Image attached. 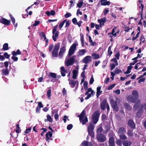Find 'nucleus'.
<instances>
[{
	"mask_svg": "<svg viewBox=\"0 0 146 146\" xmlns=\"http://www.w3.org/2000/svg\"><path fill=\"white\" fill-rule=\"evenodd\" d=\"M132 95L129 96L127 98V100L132 102L136 103L137 101L138 94V92H132Z\"/></svg>",
	"mask_w": 146,
	"mask_h": 146,
	"instance_id": "1",
	"label": "nucleus"
},
{
	"mask_svg": "<svg viewBox=\"0 0 146 146\" xmlns=\"http://www.w3.org/2000/svg\"><path fill=\"white\" fill-rule=\"evenodd\" d=\"M60 44L59 42L55 44L52 52V55L53 57L56 58L58 56V52L60 47Z\"/></svg>",
	"mask_w": 146,
	"mask_h": 146,
	"instance_id": "2",
	"label": "nucleus"
},
{
	"mask_svg": "<svg viewBox=\"0 0 146 146\" xmlns=\"http://www.w3.org/2000/svg\"><path fill=\"white\" fill-rule=\"evenodd\" d=\"M100 115L99 112L98 110L96 111L92 114V119L94 124H96L98 121Z\"/></svg>",
	"mask_w": 146,
	"mask_h": 146,
	"instance_id": "3",
	"label": "nucleus"
},
{
	"mask_svg": "<svg viewBox=\"0 0 146 146\" xmlns=\"http://www.w3.org/2000/svg\"><path fill=\"white\" fill-rule=\"evenodd\" d=\"M77 47V44L75 43H73L70 47L68 54L69 57L73 54Z\"/></svg>",
	"mask_w": 146,
	"mask_h": 146,
	"instance_id": "4",
	"label": "nucleus"
},
{
	"mask_svg": "<svg viewBox=\"0 0 146 146\" xmlns=\"http://www.w3.org/2000/svg\"><path fill=\"white\" fill-rule=\"evenodd\" d=\"M58 27V25H57L54 26L52 30V33L53 35L52 36V39L54 41H56V38H58V31L56 32Z\"/></svg>",
	"mask_w": 146,
	"mask_h": 146,
	"instance_id": "5",
	"label": "nucleus"
},
{
	"mask_svg": "<svg viewBox=\"0 0 146 146\" xmlns=\"http://www.w3.org/2000/svg\"><path fill=\"white\" fill-rule=\"evenodd\" d=\"M96 139L99 142H103L106 141V138L103 134L101 133L97 134Z\"/></svg>",
	"mask_w": 146,
	"mask_h": 146,
	"instance_id": "6",
	"label": "nucleus"
},
{
	"mask_svg": "<svg viewBox=\"0 0 146 146\" xmlns=\"http://www.w3.org/2000/svg\"><path fill=\"white\" fill-rule=\"evenodd\" d=\"M47 76V78H48V79L47 80L46 82H48L49 81L54 82V80H51V78L55 79L56 78L57 76L56 73L51 72L48 74Z\"/></svg>",
	"mask_w": 146,
	"mask_h": 146,
	"instance_id": "7",
	"label": "nucleus"
},
{
	"mask_svg": "<svg viewBox=\"0 0 146 146\" xmlns=\"http://www.w3.org/2000/svg\"><path fill=\"white\" fill-rule=\"evenodd\" d=\"M110 104L113 109L116 111L117 112L119 110V108L117 106L116 101L111 99L110 100Z\"/></svg>",
	"mask_w": 146,
	"mask_h": 146,
	"instance_id": "8",
	"label": "nucleus"
},
{
	"mask_svg": "<svg viewBox=\"0 0 146 146\" xmlns=\"http://www.w3.org/2000/svg\"><path fill=\"white\" fill-rule=\"evenodd\" d=\"M76 57V56L74 55L67 60L66 62V64L67 66H69L72 65L74 63V58Z\"/></svg>",
	"mask_w": 146,
	"mask_h": 146,
	"instance_id": "9",
	"label": "nucleus"
},
{
	"mask_svg": "<svg viewBox=\"0 0 146 146\" xmlns=\"http://www.w3.org/2000/svg\"><path fill=\"white\" fill-rule=\"evenodd\" d=\"M65 51L66 48L65 47L62 46L60 48L58 56L61 59L62 58L64 53Z\"/></svg>",
	"mask_w": 146,
	"mask_h": 146,
	"instance_id": "10",
	"label": "nucleus"
},
{
	"mask_svg": "<svg viewBox=\"0 0 146 146\" xmlns=\"http://www.w3.org/2000/svg\"><path fill=\"white\" fill-rule=\"evenodd\" d=\"M0 22L6 25H9L11 23L10 20H9L4 18H1L0 19Z\"/></svg>",
	"mask_w": 146,
	"mask_h": 146,
	"instance_id": "11",
	"label": "nucleus"
},
{
	"mask_svg": "<svg viewBox=\"0 0 146 146\" xmlns=\"http://www.w3.org/2000/svg\"><path fill=\"white\" fill-rule=\"evenodd\" d=\"M127 124L128 126L132 129H135V124L131 119H130L128 120Z\"/></svg>",
	"mask_w": 146,
	"mask_h": 146,
	"instance_id": "12",
	"label": "nucleus"
},
{
	"mask_svg": "<svg viewBox=\"0 0 146 146\" xmlns=\"http://www.w3.org/2000/svg\"><path fill=\"white\" fill-rule=\"evenodd\" d=\"M108 144L109 146H114L115 145L114 139L112 136H109Z\"/></svg>",
	"mask_w": 146,
	"mask_h": 146,
	"instance_id": "13",
	"label": "nucleus"
},
{
	"mask_svg": "<svg viewBox=\"0 0 146 146\" xmlns=\"http://www.w3.org/2000/svg\"><path fill=\"white\" fill-rule=\"evenodd\" d=\"M72 23L75 25H77L79 27H80L82 21H81L77 22V21L76 18H74L72 19Z\"/></svg>",
	"mask_w": 146,
	"mask_h": 146,
	"instance_id": "14",
	"label": "nucleus"
},
{
	"mask_svg": "<svg viewBox=\"0 0 146 146\" xmlns=\"http://www.w3.org/2000/svg\"><path fill=\"white\" fill-rule=\"evenodd\" d=\"M80 115H78L77 116V117H79V120L80 122L81 123H82V124L83 125H84L86 124V122L88 121V119L87 117V116H86L85 118H84V119H82V117Z\"/></svg>",
	"mask_w": 146,
	"mask_h": 146,
	"instance_id": "15",
	"label": "nucleus"
},
{
	"mask_svg": "<svg viewBox=\"0 0 146 146\" xmlns=\"http://www.w3.org/2000/svg\"><path fill=\"white\" fill-rule=\"evenodd\" d=\"M91 61L92 58L90 56H86L82 60L83 62L86 64Z\"/></svg>",
	"mask_w": 146,
	"mask_h": 146,
	"instance_id": "16",
	"label": "nucleus"
},
{
	"mask_svg": "<svg viewBox=\"0 0 146 146\" xmlns=\"http://www.w3.org/2000/svg\"><path fill=\"white\" fill-rule=\"evenodd\" d=\"M107 101L106 99L104 100L102 102L100 105L101 109L102 110H104L106 109V106Z\"/></svg>",
	"mask_w": 146,
	"mask_h": 146,
	"instance_id": "17",
	"label": "nucleus"
},
{
	"mask_svg": "<svg viewBox=\"0 0 146 146\" xmlns=\"http://www.w3.org/2000/svg\"><path fill=\"white\" fill-rule=\"evenodd\" d=\"M60 69L61 75L63 77L65 76L66 75L65 73H67V71L65 70L63 66L61 67L60 68Z\"/></svg>",
	"mask_w": 146,
	"mask_h": 146,
	"instance_id": "18",
	"label": "nucleus"
},
{
	"mask_svg": "<svg viewBox=\"0 0 146 146\" xmlns=\"http://www.w3.org/2000/svg\"><path fill=\"white\" fill-rule=\"evenodd\" d=\"M52 135V133L50 131H48V132L46 134V137L45 140L46 141H49V140L50 139L49 137L48 136H49L50 137H51Z\"/></svg>",
	"mask_w": 146,
	"mask_h": 146,
	"instance_id": "19",
	"label": "nucleus"
},
{
	"mask_svg": "<svg viewBox=\"0 0 146 146\" xmlns=\"http://www.w3.org/2000/svg\"><path fill=\"white\" fill-rule=\"evenodd\" d=\"M123 106L126 109L129 110H130L132 109V107L126 102L124 103Z\"/></svg>",
	"mask_w": 146,
	"mask_h": 146,
	"instance_id": "20",
	"label": "nucleus"
},
{
	"mask_svg": "<svg viewBox=\"0 0 146 146\" xmlns=\"http://www.w3.org/2000/svg\"><path fill=\"white\" fill-rule=\"evenodd\" d=\"M106 17L101 18V19H98V21L100 25H103L106 22Z\"/></svg>",
	"mask_w": 146,
	"mask_h": 146,
	"instance_id": "21",
	"label": "nucleus"
},
{
	"mask_svg": "<svg viewBox=\"0 0 146 146\" xmlns=\"http://www.w3.org/2000/svg\"><path fill=\"white\" fill-rule=\"evenodd\" d=\"M126 130L123 127H120L118 131V133L120 135L124 134Z\"/></svg>",
	"mask_w": 146,
	"mask_h": 146,
	"instance_id": "22",
	"label": "nucleus"
},
{
	"mask_svg": "<svg viewBox=\"0 0 146 146\" xmlns=\"http://www.w3.org/2000/svg\"><path fill=\"white\" fill-rule=\"evenodd\" d=\"M100 1L102 5H109L110 3V1H107L106 0H101Z\"/></svg>",
	"mask_w": 146,
	"mask_h": 146,
	"instance_id": "23",
	"label": "nucleus"
},
{
	"mask_svg": "<svg viewBox=\"0 0 146 146\" xmlns=\"http://www.w3.org/2000/svg\"><path fill=\"white\" fill-rule=\"evenodd\" d=\"M9 15V16L11 19V21L13 24L14 25V27H17V23L16 24H15V19L14 18V17L12 16V15H11L10 14Z\"/></svg>",
	"mask_w": 146,
	"mask_h": 146,
	"instance_id": "24",
	"label": "nucleus"
},
{
	"mask_svg": "<svg viewBox=\"0 0 146 146\" xmlns=\"http://www.w3.org/2000/svg\"><path fill=\"white\" fill-rule=\"evenodd\" d=\"M139 2L140 4H141V10L140 12H139V13H140V14H141V19H143V18L142 17V15L143 14V8H144V5L142 4V1H141V0H140L139 1Z\"/></svg>",
	"mask_w": 146,
	"mask_h": 146,
	"instance_id": "25",
	"label": "nucleus"
},
{
	"mask_svg": "<svg viewBox=\"0 0 146 146\" xmlns=\"http://www.w3.org/2000/svg\"><path fill=\"white\" fill-rule=\"evenodd\" d=\"M132 143L130 141L125 140L123 142V144L124 146H128L131 145Z\"/></svg>",
	"mask_w": 146,
	"mask_h": 146,
	"instance_id": "26",
	"label": "nucleus"
},
{
	"mask_svg": "<svg viewBox=\"0 0 146 146\" xmlns=\"http://www.w3.org/2000/svg\"><path fill=\"white\" fill-rule=\"evenodd\" d=\"M94 128V126L92 123H90L88 127V131H93Z\"/></svg>",
	"mask_w": 146,
	"mask_h": 146,
	"instance_id": "27",
	"label": "nucleus"
},
{
	"mask_svg": "<svg viewBox=\"0 0 146 146\" xmlns=\"http://www.w3.org/2000/svg\"><path fill=\"white\" fill-rule=\"evenodd\" d=\"M73 75L72 78L74 79H76L77 76L78 72L76 70H73L72 71Z\"/></svg>",
	"mask_w": 146,
	"mask_h": 146,
	"instance_id": "28",
	"label": "nucleus"
},
{
	"mask_svg": "<svg viewBox=\"0 0 146 146\" xmlns=\"http://www.w3.org/2000/svg\"><path fill=\"white\" fill-rule=\"evenodd\" d=\"M3 74L4 75H7L9 74V72L8 71V68H6L5 69H3L2 70Z\"/></svg>",
	"mask_w": 146,
	"mask_h": 146,
	"instance_id": "29",
	"label": "nucleus"
},
{
	"mask_svg": "<svg viewBox=\"0 0 146 146\" xmlns=\"http://www.w3.org/2000/svg\"><path fill=\"white\" fill-rule=\"evenodd\" d=\"M92 58L94 59H98L100 58L99 55L96 53L92 54Z\"/></svg>",
	"mask_w": 146,
	"mask_h": 146,
	"instance_id": "30",
	"label": "nucleus"
},
{
	"mask_svg": "<svg viewBox=\"0 0 146 146\" xmlns=\"http://www.w3.org/2000/svg\"><path fill=\"white\" fill-rule=\"evenodd\" d=\"M128 135L130 137H132L133 135V130L129 129L127 132Z\"/></svg>",
	"mask_w": 146,
	"mask_h": 146,
	"instance_id": "31",
	"label": "nucleus"
},
{
	"mask_svg": "<svg viewBox=\"0 0 146 146\" xmlns=\"http://www.w3.org/2000/svg\"><path fill=\"white\" fill-rule=\"evenodd\" d=\"M143 110L140 108V109H139L138 111L136 113V116L138 117H140L141 115V114Z\"/></svg>",
	"mask_w": 146,
	"mask_h": 146,
	"instance_id": "32",
	"label": "nucleus"
},
{
	"mask_svg": "<svg viewBox=\"0 0 146 146\" xmlns=\"http://www.w3.org/2000/svg\"><path fill=\"white\" fill-rule=\"evenodd\" d=\"M9 49L8 44L7 43H5L3 45L2 49L4 51L7 50Z\"/></svg>",
	"mask_w": 146,
	"mask_h": 146,
	"instance_id": "33",
	"label": "nucleus"
},
{
	"mask_svg": "<svg viewBox=\"0 0 146 146\" xmlns=\"http://www.w3.org/2000/svg\"><path fill=\"white\" fill-rule=\"evenodd\" d=\"M75 1V0H71L70 1V4L69 5V9H70L74 5Z\"/></svg>",
	"mask_w": 146,
	"mask_h": 146,
	"instance_id": "34",
	"label": "nucleus"
},
{
	"mask_svg": "<svg viewBox=\"0 0 146 146\" xmlns=\"http://www.w3.org/2000/svg\"><path fill=\"white\" fill-rule=\"evenodd\" d=\"M66 20L65 19L62 21L61 22H60L59 25V28L60 30H61V28L63 27L66 22Z\"/></svg>",
	"mask_w": 146,
	"mask_h": 146,
	"instance_id": "35",
	"label": "nucleus"
},
{
	"mask_svg": "<svg viewBox=\"0 0 146 146\" xmlns=\"http://www.w3.org/2000/svg\"><path fill=\"white\" fill-rule=\"evenodd\" d=\"M80 35L81 36L80 40L81 41V43L82 46H83L84 45L83 35V34L81 33Z\"/></svg>",
	"mask_w": 146,
	"mask_h": 146,
	"instance_id": "36",
	"label": "nucleus"
},
{
	"mask_svg": "<svg viewBox=\"0 0 146 146\" xmlns=\"http://www.w3.org/2000/svg\"><path fill=\"white\" fill-rule=\"evenodd\" d=\"M115 29L114 28L112 29L111 33H108V35H112L114 36V37H115L116 36V33H115Z\"/></svg>",
	"mask_w": 146,
	"mask_h": 146,
	"instance_id": "37",
	"label": "nucleus"
},
{
	"mask_svg": "<svg viewBox=\"0 0 146 146\" xmlns=\"http://www.w3.org/2000/svg\"><path fill=\"white\" fill-rule=\"evenodd\" d=\"M69 84L71 85L72 87L74 88L76 84V81H74V80H72L71 82H69Z\"/></svg>",
	"mask_w": 146,
	"mask_h": 146,
	"instance_id": "38",
	"label": "nucleus"
},
{
	"mask_svg": "<svg viewBox=\"0 0 146 146\" xmlns=\"http://www.w3.org/2000/svg\"><path fill=\"white\" fill-rule=\"evenodd\" d=\"M89 42L91 43L90 44L92 46H94L95 44L96 43L95 42L93 41V40H92L91 37L90 36H88Z\"/></svg>",
	"mask_w": 146,
	"mask_h": 146,
	"instance_id": "39",
	"label": "nucleus"
},
{
	"mask_svg": "<svg viewBox=\"0 0 146 146\" xmlns=\"http://www.w3.org/2000/svg\"><path fill=\"white\" fill-rule=\"evenodd\" d=\"M86 52V50L85 49L80 50L79 51V54L80 56L84 55Z\"/></svg>",
	"mask_w": 146,
	"mask_h": 146,
	"instance_id": "40",
	"label": "nucleus"
},
{
	"mask_svg": "<svg viewBox=\"0 0 146 146\" xmlns=\"http://www.w3.org/2000/svg\"><path fill=\"white\" fill-rule=\"evenodd\" d=\"M86 111L84 110L80 113V116H81L82 117V119H84V118H85V115H86Z\"/></svg>",
	"mask_w": 146,
	"mask_h": 146,
	"instance_id": "41",
	"label": "nucleus"
},
{
	"mask_svg": "<svg viewBox=\"0 0 146 146\" xmlns=\"http://www.w3.org/2000/svg\"><path fill=\"white\" fill-rule=\"evenodd\" d=\"M119 136L120 138L121 139L123 140H125L127 139V137L125 134H124L119 135Z\"/></svg>",
	"mask_w": 146,
	"mask_h": 146,
	"instance_id": "42",
	"label": "nucleus"
},
{
	"mask_svg": "<svg viewBox=\"0 0 146 146\" xmlns=\"http://www.w3.org/2000/svg\"><path fill=\"white\" fill-rule=\"evenodd\" d=\"M102 119L104 121L107 120V117L105 114H102Z\"/></svg>",
	"mask_w": 146,
	"mask_h": 146,
	"instance_id": "43",
	"label": "nucleus"
},
{
	"mask_svg": "<svg viewBox=\"0 0 146 146\" xmlns=\"http://www.w3.org/2000/svg\"><path fill=\"white\" fill-rule=\"evenodd\" d=\"M103 131V129L102 127H100L97 129V132L98 134L101 133Z\"/></svg>",
	"mask_w": 146,
	"mask_h": 146,
	"instance_id": "44",
	"label": "nucleus"
},
{
	"mask_svg": "<svg viewBox=\"0 0 146 146\" xmlns=\"http://www.w3.org/2000/svg\"><path fill=\"white\" fill-rule=\"evenodd\" d=\"M93 131H88V133L89 135H90L92 137H94V133L93 132Z\"/></svg>",
	"mask_w": 146,
	"mask_h": 146,
	"instance_id": "45",
	"label": "nucleus"
},
{
	"mask_svg": "<svg viewBox=\"0 0 146 146\" xmlns=\"http://www.w3.org/2000/svg\"><path fill=\"white\" fill-rule=\"evenodd\" d=\"M83 4V1H80L78 2L77 4V6L79 8H81Z\"/></svg>",
	"mask_w": 146,
	"mask_h": 146,
	"instance_id": "46",
	"label": "nucleus"
},
{
	"mask_svg": "<svg viewBox=\"0 0 146 146\" xmlns=\"http://www.w3.org/2000/svg\"><path fill=\"white\" fill-rule=\"evenodd\" d=\"M139 106V105L138 103H136L133 106V109L134 111H136Z\"/></svg>",
	"mask_w": 146,
	"mask_h": 146,
	"instance_id": "47",
	"label": "nucleus"
},
{
	"mask_svg": "<svg viewBox=\"0 0 146 146\" xmlns=\"http://www.w3.org/2000/svg\"><path fill=\"white\" fill-rule=\"evenodd\" d=\"M116 144L119 146H121L122 145L121 141L119 139H117L116 141Z\"/></svg>",
	"mask_w": 146,
	"mask_h": 146,
	"instance_id": "48",
	"label": "nucleus"
},
{
	"mask_svg": "<svg viewBox=\"0 0 146 146\" xmlns=\"http://www.w3.org/2000/svg\"><path fill=\"white\" fill-rule=\"evenodd\" d=\"M111 47L110 46L109 47L108 50V54L109 56H110L112 53V52L111 51Z\"/></svg>",
	"mask_w": 146,
	"mask_h": 146,
	"instance_id": "49",
	"label": "nucleus"
},
{
	"mask_svg": "<svg viewBox=\"0 0 146 146\" xmlns=\"http://www.w3.org/2000/svg\"><path fill=\"white\" fill-rule=\"evenodd\" d=\"M88 141L84 140L82 142L81 145L83 146H88Z\"/></svg>",
	"mask_w": 146,
	"mask_h": 146,
	"instance_id": "50",
	"label": "nucleus"
},
{
	"mask_svg": "<svg viewBox=\"0 0 146 146\" xmlns=\"http://www.w3.org/2000/svg\"><path fill=\"white\" fill-rule=\"evenodd\" d=\"M140 108L142 110H143V109L145 110L146 111V103L142 104L140 106Z\"/></svg>",
	"mask_w": 146,
	"mask_h": 146,
	"instance_id": "51",
	"label": "nucleus"
},
{
	"mask_svg": "<svg viewBox=\"0 0 146 146\" xmlns=\"http://www.w3.org/2000/svg\"><path fill=\"white\" fill-rule=\"evenodd\" d=\"M47 120L50 122H52V119L51 116L49 114H47Z\"/></svg>",
	"mask_w": 146,
	"mask_h": 146,
	"instance_id": "52",
	"label": "nucleus"
},
{
	"mask_svg": "<svg viewBox=\"0 0 146 146\" xmlns=\"http://www.w3.org/2000/svg\"><path fill=\"white\" fill-rule=\"evenodd\" d=\"M88 82L86 81H85L83 84L84 89L85 90H86L88 88Z\"/></svg>",
	"mask_w": 146,
	"mask_h": 146,
	"instance_id": "53",
	"label": "nucleus"
},
{
	"mask_svg": "<svg viewBox=\"0 0 146 146\" xmlns=\"http://www.w3.org/2000/svg\"><path fill=\"white\" fill-rule=\"evenodd\" d=\"M110 70L112 71L115 68V65L114 63H112L110 64Z\"/></svg>",
	"mask_w": 146,
	"mask_h": 146,
	"instance_id": "54",
	"label": "nucleus"
},
{
	"mask_svg": "<svg viewBox=\"0 0 146 146\" xmlns=\"http://www.w3.org/2000/svg\"><path fill=\"white\" fill-rule=\"evenodd\" d=\"M40 23V21H35V23L31 25V27H32L33 26L34 27L38 25Z\"/></svg>",
	"mask_w": 146,
	"mask_h": 146,
	"instance_id": "55",
	"label": "nucleus"
},
{
	"mask_svg": "<svg viewBox=\"0 0 146 146\" xmlns=\"http://www.w3.org/2000/svg\"><path fill=\"white\" fill-rule=\"evenodd\" d=\"M54 47V45L53 44H50L49 46L48 51L49 52H51L52 49Z\"/></svg>",
	"mask_w": 146,
	"mask_h": 146,
	"instance_id": "56",
	"label": "nucleus"
},
{
	"mask_svg": "<svg viewBox=\"0 0 146 146\" xmlns=\"http://www.w3.org/2000/svg\"><path fill=\"white\" fill-rule=\"evenodd\" d=\"M72 16V14L70 13L67 12L64 15V17L66 18H67Z\"/></svg>",
	"mask_w": 146,
	"mask_h": 146,
	"instance_id": "57",
	"label": "nucleus"
},
{
	"mask_svg": "<svg viewBox=\"0 0 146 146\" xmlns=\"http://www.w3.org/2000/svg\"><path fill=\"white\" fill-rule=\"evenodd\" d=\"M120 56V54L119 52H117L115 54V57L117 60H119V56Z\"/></svg>",
	"mask_w": 146,
	"mask_h": 146,
	"instance_id": "58",
	"label": "nucleus"
},
{
	"mask_svg": "<svg viewBox=\"0 0 146 146\" xmlns=\"http://www.w3.org/2000/svg\"><path fill=\"white\" fill-rule=\"evenodd\" d=\"M115 84H111L108 86V89L109 90L112 89L115 86Z\"/></svg>",
	"mask_w": 146,
	"mask_h": 146,
	"instance_id": "59",
	"label": "nucleus"
},
{
	"mask_svg": "<svg viewBox=\"0 0 146 146\" xmlns=\"http://www.w3.org/2000/svg\"><path fill=\"white\" fill-rule=\"evenodd\" d=\"M144 39V40L142 41V42L143 43H144L145 42V38L142 35L141 36V38L140 39V42L139 43V44L141 43V42L142 41V39Z\"/></svg>",
	"mask_w": 146,
	"mask_h": 146,
	"instance_id": "60",
	"label": "nucleus"
},
{
	"mask_svg": "<svg viewBox=\"0 0 146 146\" xmlns=\"http://www.w3.org/2000/svg\"><path fill=\"white\" fill-rule=\"evenodd\" d=\"M73 127V125L72 124H70L67 125V129L68 130L71 129Z\"/></svg>",
	"mask_w": 146,
	"mask_h": 146,
	"instance_id": "61",
	"label": "nucleus"
},
{
	"mask_svg": "<svg viewBox=\"0 0 146 146\" xmlns=\"http://www.w3.org/2000/svg\"><path fill=\"white\" fill-rule=\"evenodd\" d=\"M4 56L6 58H9L10 57V55L8 54L7 52H5L4 54Z\"/></svg>",
	"mask_w": 146,
	"mask_h": 146,
	"instance_id": "62",
	"label": "nucleus"
},
{
	"mask_svg": "<svg viewBox=\"0 0 146 146\" xmlns=\"http://www.w3.org/2000/svg\"><path fill=\"white\" fill-rule=\"evenodd\" d=\"M114 72L115 73V74H117L121 72V71L119 69H117L116 70H115L114 71Z\"/></svg>",
	"mask_w": 146,
	"mask_h": 146,
	"instance_id": "63",
	"label": "nucleus"
},
{
	"mask_svg": "<svg viewBox=\"0 0 146 146\" xmlns=\"http://www.w3.org/2000/svg\"><path fill=\"white\" fill-rule=\"evenodd\" d=\"M11 59L13 60L14 61H17L18 60V58L15 56H12L11 57Z\"/></svg>",
	"mask_w": 146,
	"mask_h": 146,
	"instance_id": "64",
	"label": "nucleus"
}]
</instances>
